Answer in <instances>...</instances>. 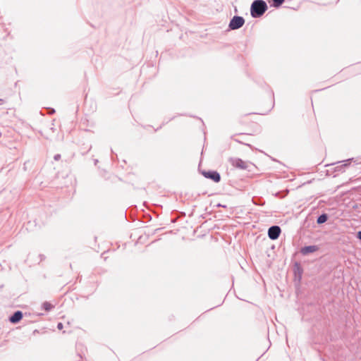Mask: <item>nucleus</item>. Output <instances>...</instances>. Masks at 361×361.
Here are the masks:
<instances>
[{"label":"nucleus","mask_w":361,"mask_h":361,"mask_svg":"<svg viewBox=\"0 0 361 361\" xmlns=\"http://www.w3.org/2000/svg\"><path fill=\"white\" fill-rule=\"evenodd\" d=\"M267 9V5L263 0H255L251 5L250 13L253 18L262 16Z\"/></svg>","instance_id":"1"},{"label":"nucleus","mask_w":361,"mask_h":361,"mask_svg":"<svg viewBox=\"0 0 361 361\" xmlns=\"http://www.w3.org/2000/svg\"><path fill=\"white\" fill-rule=\"evenodd\" d=\"M245 23V20L241 16H234L229 23V27L231 30H236L241 27Z\"/></svg>","instance_id":"2"},{"label":"nucleus","mask_w":361,"mask_h":361,"mask_svg":"<svg viewBox=\"0 0 361 361\" xmlns=\"http://www.w3.org/2000/svg\"><path fill=\"white\" fill-rule=\"evenodd\" d=\"M230 163L233 167L240 169H246L247 167L246 162L239 158H231Z\"/></svg>","instance_id":"3"},{"label":"nucleus","mask_w":361,"mask_h":361,"mask_svg":"<svg viewBox=\"0 0 361 361\" xmlns=\"http://www.w3.org/2000/svg\"><path fill=\"white\" fill-rule=\"evenodd\" d=\"M281 233V228L278 226H272L268 230V236L271 240L277 239Z\"/></svg>","instance_id":"4"},{"label":"nucleus","mask_w":361,"mask_h":361,"mask_svg":"<svg viewBox=\"0 0 361 361\" xmlns=\"http://www.w3.org/2000/svg\"><path fill=\"white\" fill-rule=\"evenodd\" d=\"M202 174L205 178H210L215 183H218L221 180L220 174L216 171H203Z\"/></svg>","instance_id":"5"},{"label":"nucleus","mask_w":361,"mask_h":361,"mask_svg":"<svg viewBox=\"0 0 361 361\" xmlns=\"http://www.w3.org/2000/svg\"><path fill=\"white\" fill-rule=\"evenodd\" d=\"M318 250V247L317 245H308L305 246L301 248L300 252L303 255H306L309 253H312Z\"/></svg>","instance_id":"6"},{"label":"nucleus","mask_w":361,"mask_h":361,"mask_svg":"<svg viewBox=\"0 0 361 361\" xmlns=\"http://www.w3.org/2000/svg\"><path fill=\"white\" fill-rule=\"evenodd\" d=\"M23 317V313L20 311L16 312L9 319V321L13 323L16 324Z\"/></svg>","instance_id":"7"},{"label":"nucleus","mask_w":361,"mask_h":361,"mask_svg":"<svg viewBox=\"0 0 361 361\" xmlns=\"http://www.w3.org/2000/svg\"><path fill=\"white\" fill-rule=\"evenodd\" d=\"M54 306L49 302H44L42 304V308L46 311H50Z\"/></svg>","instance_id":"8"},{"label":"nucleus","mask_w":361,"mask_h":361,"mask_svg":"<svg viewBox=\"0 0 361 361\" xmlns=\"http://www.w3.org/2000/svg\"><path fill=\"white\" fill-rule=\"evenodd\" d=\"M326 220L327 216L326 214H322L318 217L317 222V224H320L324 223Z\"/></svg>","instance_id":"9"},{"label":"nucleus","mask_w":361,"mask_h":361,"mask_svg":"<svg viewBox=\"0 0 361 361\" xmlns=\"http://www.w3.org/2000/svg\"><path fill=\"white\" fill-rule=\"evenodd\" d=\"M284 1L285 0H273L274 6L275 7H279L284 2Z\"/></svg>","instance_id":"10"},{"label":"nucleus","mask_w":361,"mask_h":361,"mask_svg":"<svg viewBox=\"0 0 361 361\" xmlns=\"http://www.w3.org/2000/svg\"><path fill=\"white\" fill-rule=\"evenodd\" d=\"M57 328H58L59 329H60V330H61V329H63V324H62V323H59V324H57Z\"/></svg>","instance_id":"11"},{"label":"nucleus","mask_w":361,"mask_h":361,"mask_svg":"<svg viewBox=\"0 0 361 361\" xmlns=\"http://www.w3.org/2000/svg\"><path fill=\"white\" fill-rule=\"evenodd\" d=\"M61 156L60 154H56L54 156V159L55 160H59L60 159Z\"/></svg>","instance_id":"12"},{"label":"nucleus","mask_w":361,"mask_h":361,"mask_svg":"<svg viewBox=\"0 0 361 361\" xmlns=\"http://www.w3.org/2000/svg\"><path fill=\"white\" fill-rule=\"evenodd\" d=\"M357 238H358L360 240H361V231H359V232L357 233Z\"/></svg>","instance_id":"13"},{"label":"nucleus","mask_w":361,"mask_h":361,"mask_svg":"<svg viewBox=\"0 0 361 361\" xmlns=\"http://www.w3.org/2000/svg\"><path fill=\"white\" fill-rule=\"evenodd\" d=\"M0 101H1V99H0Z\"/></svg>","instance_id":"14"}]
</instances>
